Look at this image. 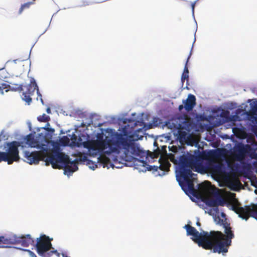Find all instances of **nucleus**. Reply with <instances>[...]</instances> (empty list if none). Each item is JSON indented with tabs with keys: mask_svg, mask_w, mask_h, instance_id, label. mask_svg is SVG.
I'll list each match as a JSON object with an SVG mask.
<instances>
[{
	"mask_svg": "<svg viewBox=\"0 0 257 257\" xmlns=\"http://www.w3.org/2000/svg\"><path fill=\"white\" fill-rule=\"evenodd\" d=\"M169 149L174 154L169 153L168 155V159L179 166L178 175L177 176V180L179 185L185 191H194L195 178L193 176L196 175L192 173L191 169H193L198 166L199 158L188 153L181 155L178 154L180 149L176 146H173Z\"/></svg>",
	"mask_w": 257,
	"mask_h": 257,
	"instance_id": "obj_1",
	"label": "nucleus"
},
{
	"mask_svg": "<svg viewBox=\"0 0 257 257\" xmlns=\"http://www.w3.org/2000/svg\"><path fill=\"white\" fill-rule=\"evenodd\" d=\"M26 161L29 164H38L40 161H44L46 166L51 164L54 169L64 168L66 172L73 173L78 170V160L71 161L69 157L59 152H54L48 154L47 152L34 151L30 152L25 151L24 155Z\"/></svg>",
	"mask_w": 257,
	"mask_h": 257,
	"instance_id": "obj_2",
	"label": "nucleus"
},
{
	"mask_svg": "<svg viewBox=\"0 0 257 257\" xmlns=\"http://www.w3.org/2000/svg\"><path fill=\"white\" fill-rule=\"evenodd\" d=\"M133 127H130V125H124L122 129L121 133H116L114 134V138L116 139V149L113 153H118L120 149H123L125 155L126 161L129 159L128 155H132L134 156H138L140 153V149L137 144L132 142L131 140H128V137L133 141H137L141 139L143 137H139L138 136H136L134 134H132L133 131Z\"/></svg>",
	"mask_w": 257,
	"mask_h": 257,
	"instance_id": "obj_3",
	"label": "nucleus"
},
{
	"mask_svg": "<svg viewBox=\"0 0 257 257\" xmlns=\"http://www.w3.org/2000/svg\"><path fill=\"white\" fill-rule=\"evenodd\" d=\"M225 236L221 231H210L211 249L214 252L226 253L228 251V247L231 245V239L234 235L230 226V224L227 222L223 223Z\"/></svg>",
	"mask_w": 257,
	"mask_h": 257,
	"instance_id": "obj_4",
	"label": "nucleus"
},
{
	"mask_svg": "<svg viewBox=\"0 0 257 257\" xmlns=\"http://www.w3.org/2000/svg\"><path fill=\"white\" fill-rule=\"evenodd\" d=\"M2 76L0 74V80L2 79ZM25 89H23L22 84H15V86L11 87L10 85L6 83H2L0 84V92L2 94H4V90L6 89V92H8L10 90L15 91L21 92L23 91L22 98L23 100L26 102L28 104H30L32 100L31 96L34 95L36 90L38 95L41 96L39 91L38 86L34 78H31L30 83L28 85L25 86Z\"/></svg>",
	"mask_w": 257,
	"mask_h": 257,
	"instance_id": "obj_5",
	"label": "nucleus"
},
{
	"mask_svg": "<svg viewBox=\"0 0 257 257\" xmlns=\"http://www.w3.org/2000/svg\"><path fill=\"white\" fill-rule=\"evenodd\" d=\"M21 146V143L18 141H13L6 143L5 148V152L0 151V162H6L8 164H13L14 162L19 161V147Z\"/></svg>",
	"mask_w": 257,
	"mask_h": 257,
	"instance_id": "obj_6",
	"label": "nucleus"
},
{
	"mask_svg": "<svg viewBox=\"0 0 257 257\" xmlns=\"http://www.w3.org/2000/svg\"><path fill=\"white\" fill-rule=\"evenodd\" d=\"M49 236L45 234H42L36 239V243H34V246L36 249L38 254L43 257H50L53 253L57 252V250H51L52 248L51 241Z\"/></svg>",
	"mask_w": 257,
	"mask_h": 257,
	"instance_id": "obj_7",
	"label": "nucleus"
},
{
	"mask_svg": "<svg viewBox=\"0 0 257 257\" xmlns=\"http://www.w3.org/2000/svg\"><path fill=\"white\" fill-rule=\"evenodd\" d=\"M184 228L186 229L187 235L192 236L194 237L193 240L199 242L204 248L211 249L210 233L205 231L199 233L195 227L189 224L185 225Z\"/></svg>",
	"mask_w": 257,
	"mask_h": 257,
	"instance_id": "obj_8",
	"label": "nucleus"
},
{
	"mask_svg": "<svg viewBox=\"0 0 257 257\" xmlns=\"http://www.w3.org/2000/svg\"><path fill=\"white\" fill-rule=\"evenodd\" d=\"M232 209L243 219L247 220L249 217H252L257 220V204H251L244 207L234 205Z\"/></svg>",
	"mask_w": 257,
	"mask_h": 257,
	"instance_id": "obj_9",
	"label": "nucleus"
},
{
	"mask_svg": "<svg viewBox=\"0 0 257 257\" xmlns=\"http://www.w3.org/2000/svg\"><path fill=\"white\" fill-rule=\"evenodd\" d=\"M84 148L88 149L89 154L95 156L99 154L104 153L108 149V147L103 145L97 140H91L83 143Z\"/></svg>",
	"mask_w": 257,
	"mask_h": 257,
	"instance_id": "obj_10",
	"label": "nucleus"
},
{
	"mask_svg": "<svg viewBox=\"0 0 257 257\" xmlns=\"http://www.w3.org/2000/svg\"><path fill=\"white\" fill-rule=\"evenodd\" d=\"M34 239L30 234L17 236L13 235L9 237V246L11 245L20 244L24 247H28L30 245H34Z\"/></svg>",
	"mask_w": 257,
	"mask_h": 257,
	"instance_id": "obj_11",
	"label": "nucleus"
},
{
	"mask_svg": "<svg viewBox=\"0 0 257 257\" xmlns=\"http://www.w3.org/2000/svg\"><path fill=\"white\" fill-rule=\"evenodd\" d=\"M41 136L39 135V137L35 138L33 134H30L25 139L26 143L31 147L36 148L47 152V149L44 147L46 146L45 144L46 139L44 136H42V138L41 139Z\"/></svg>",
	"mask_w": 257,
	"mask_h": 257,
	"instance_id": "obj_12",
	"label": "nucleus"
},
{
	"mask_svg": "<svg viewBox=\"0 0 257 257\" xmlns=\"http://www.w3.org/2000/svg\"><path fill=\"white\" fill-rule=\"evenodd\" d=\"M251 152L254 153V151L249 145L239 144L234 148L233 156L236 161L241 162L245 159L246 154Z\"/></svg>",
	"mask_w": 257,
	"mask_h": 257,
	"instance_id": "obj_13",
	"label": "nucleus"
},
{
	"mask_svg": "<svg viewBox=\"0 0 257 257\" xmlns=\"http://www.w3.org/2000/svg\"><path fill=\"white\" fill-rule=\"evenodd\" d=\"M96 140L99 141L101 144L108 147V149L104 151V154L110 155L111 153H113L114 151L116 149V140L108 139L104 140L102 134H98Z\"/></svg>",
	"mask_w": 257,
	"mask_h": 257,
	"instance_id": "obj_14",
	"label": "nucleus"
},
{
	"mask_svg": "<svg viewBox=\"0 0 257 257\" xmlns=\"http://www.w3.org/2000/svg\"><path fill=\"white\" fill-rule=\"evenodd\" d=\"M183 103L187 111H191L196 105V97L194 95L189 94L187 98L183 101Z\"/></svg>",
	"mask_w": 257,
	"mask_h": 257,
	"instance_id": "obj_15",
	"label": "nucleus"
},
{
	"mask_svg": "<svg viewBox=\"0 0 257 257\" xmlns=\"http://www.w3.org/2000/svg\"><path fill=\"white\" fill-rule=\"evenodd\" d=\"M129 123L130 124H127L126 125H130V127H133V130H135L133 131L132 134H134L135 135V133L137 132H140V131L142 132L145 126V123L143 120H137L134 122V120H130Z\"/></svg>",
	"mask_w": 257,
	"mask_h": 257,
	"instance_id": "obj_16",
	"label": "nucleus"
},
{
	"mask_svg": "<svg viewBox=\"0 0 257 257\" xmlns=\"http://www.w3.org/2000/svg\"><path fill=\"white\" fill-rule=\"evenodd\" d=\"M227 183L228 184V186L232 189H234V188L237 187L239 185H241L239 180L237 177L233 176L231 178L229 179Z\"/></svg>",
	"mask_w": 257,
	"mask_h": 257,
	"instance_id": "obj_17",
	"label": "nucleus"
},
{
	"mask_svg": "<svg viewBox=\"0 0 257 257\" xmlns=\"http://www.w3.org/2000/svg\"><path fill=\"white\" fill-rule=\"evenodd\" d=\"M211 193L215 196H218L217 198V200L218 201L217 206H224L226 201L224 199L219 196L218 189L215 188V189L211 191Z\"/></svg>",
	"mask_w": 257,
	"mask_h": 257,
	"instance_id": "obj_18",
	"label": "nucleus"
},
{
	"mask_svg": "<svg viewBox=\"0 0 257 257\" xmlns=\"http://www.w3.org/2000/svg\"><path fill=\"white\" fill-rule=\"evenodd\" d=\"M160 164L159 167L160 169L163 171H168L169 170V168L171 166L170 163L168 162V160H164L162 162H160Z\"/></svg>",
	"mask_w": 257,
	"mask_h": 257,
	"instance_id": "obj_19",
	"label": "nucleus"
},
{
	"mask_svg": "<svg viewBox=\"0 0 257 257\" xmlns=\"http://www.w3.org/2000/svg\"><path fill=\"white\" fill-rule=\"evenodd\" d=\"M9 247V237L0 236V248Z\"/></svg>",
	"mask_w": 257,
	"mask_h": 257,
	"instance_id": "obj_20",
	"label": "nucleus"
},
{
	"mask_svg": "<svg viewBox=\"0 0 257 257\" xmlns=\"http://www.w3.org/2000/svg\"><path fill=\"white\" fill-rule=\"evenodd\" d=\"M98 161L103 164V167L107 166L110 162V160L108 157L100 155L98 158Z\"/></svg>",
	"mask_w": 257,
	"mask_h": 257,
	"instance_id": "obj_21",
	"label": "nucleus"
},
{
	"mask_svg": "<svg viewBox=\"0 0 257 257\" xmlns=\"http://www.w3.org/2000/svg\"><path fill=\"white\" fill-rule=\"evenodd\" d=\"M34 2H30L26 3L23 5H22L19 11V14H21L23 11L26 9H29L31 5H33Z\"/></svg>",
	"mask_w": 257,
	"mask_h": 257,
	"instance_id": "obj_22",
	"label": "nucleus"
},
{
	"mask_svg": "<svg viewBox=\"0 0 257 257\" xmlns=\"http://www.w3.org/2000/svg\"><path fill=\"white\" fill-rule=\"evenodd\" d=\"M38 120L40 122H48L50 120V117L44 113L42 115H40L37 118Z\"/></svg>",
	"mask_w": 257,
	"mask_h": 257,
	"instance_id": "obj_23",
	"label": "nucleus"
},
{
	"mask_svg": "<svg viewBox=\"0 0 257 257\" xmlns=\"http://www.w3.org/2000/svg\"><path fill=\"white\" fill-rule=\"evenodd\" d=\"M257 113V102L251 106V109L248 112V115H254Z\"/></svg>",
	"mask_w": 257,
	"mask_h": 257,
	"instance_id": "obj_24",
	"label": "nucleus"
},
{
	"mask_svg": "<svg viewBox=\"0 0 257 257\" xmlns=\"http://www.w3.org/2000/svg\"><path fill=\"white\" fill-rule=\"evenodd\" d=\"M217 202H218V201L217 200V199H209L207 202V204L210 206L216 207V206H217Z\"/></svg>",
	"mask_w": 257,
	"mask_h": 257,
	"instance_id": "obj_25",
	"label": "nucleus"
},
{
	"mask_svg": "<svg viewBox=\"0 0 257 257\" xmlns=\"http://www.w3.org/2000/svg\"><path fill=\"white\" fill-rule=\"evenodd\" d=\"M191 55V53L190 52L189 56L187 58V60L186 61L183 73L189 74V70H188V68L187 67V64H188V61H189V59L190 58Z\"/></svg>",
	"mask_w": 257,
	"mask_h": 257,
	"instance_id": "obj_26",
	"label": "nucleus"
},
{
	"mask_svg": "<svg viewBox=\"0 0 257 257\" xmlns=\"http://www.w3.org/2000/svg\"><path fill=\"white\" fill-rule=\"evenodd\" d=\"M189 79V74H185V73H182L181 76V82L182 83V85H183V83L185 80H186L187 81Z\"/></svg>",
	"mask_w": 257,
	"mask_h": 257,
	"instance_id": "obj_27",
	"label": "nucleus"
},
{
	"mask_svg": "<svg viewBox=\"0 0 257 257\" xmlns=\"http://www.w3.org/2000/svg\"><path fill=\"white\" fill-rule=\"evenodd\" d=\"M160 154H161V151L159 150V149L158 148V149L156 151H155L153 153V155L152 156V157L153 158H158Z\"/></svg>",
	"mask_w": 257,
	"mask_h": 257,
	"instance_id": "obj_28",
	"label": "nucleus"
},
{
	"mask_svg": "<svg viewBox=\"0 0 257 257\" xmlns=\"http://www.w3.org/2000/svg\"><path fill=\"white\" fill-rule=\"evenodd\" d=\"M69 142V139L67 137H63V138L62 139L61 142L64 144L65 145H66L68 144V143Z\"/></svg>",
	"mask_w": 257,
	"mask_h": 257,
	"instance_id": "obj_29",
	"label": "nucleus"
},
{
	"mask_svg": "<svg viewBox=\"0 0 257 257\" xmlns=\"http://www.w3.org/2000/svg\"><path fill=\"white\" fill-rule=\"evenodd\" d=\"M229 114V111L226 110V111L221 112V116L224 117H228Z\"/></svg>",
	"mask_w": 257,
	"mask_h": 257,
	"instance_id": "obj_30",
	"label": "nucleus"
},
{
	"mask_svg": "<svg viewBox=\"0 0 257 257\" xmlns=\"http://www.w3.org/2000/svg\"><path fill=\"white\" fill-rule=\"evenodd\" d=\"M250 117V118L252 119V121H254L255 122V123H257V113L256 114H254V115H249Z\"/></svg>",
	"mask_w": 257,
	"mask_h": 257,
	"instance_id": "obj_31",
	"label": "nucleus"
},
{
	"mask_svg": "<svg viewBox=\"0 0 257 257\" xmlns=\"http://www.w3.org/2000/svg\"><path fill=\"white\" fill-rule=\"evenodd\" d=\"M250 117V118L252 119V121H254L255 122V123H257V113L256 114H254V115H249Z\"/></svg>",
	"mask_w": 257,
	"mask_h": 257,
	"instance_id": "obj_32",
	"label": "nucleus"
},
{
	"mask_svg": "<svg viewBox=\"0 0 257 257\" xmlns=\"http://www.w3.org/2000/svg\"><path fill=\"white\" fill-rule=\"evenodd\" d=\"M29 252L31 257H37L36 255L30 250H27Z\"/></svg>",
	"mask_w": 257,
	"mask_h": 257,
	"instance_id": "obj_33",
	"label": "nucleus"
},
{
	"mask_svg": "<svg viewBox=\"0 0 257 257\" xmlns=\"http://www.w3.org/2000/svg\"><path fill=\"white\" fill-rule=\"evenodd\" d=\"M184 108V105H180L179 106L178 109L179 110H182Z\"/></svg>",
	"mask_w": 257,
	"mask_h": 257,
	"instance_id": "obj_34",
	"label": "nucleus"
},
{
	"mask_svg": "<svg viewBox=\"0 0 257 257\" xmlns=\"http://www.w3.org/2000/svg\"><path fill=\"white\" fill-rule=\"evenodd\" d=\"M162 151L163 152L164 151L165 152H166V146H163L162 147Z\"/></svg>",
	"mask_w": 257,
	"mask_h": 257,
	"instance_id": "obj_35",
	"label": "nucleus"
},
{
	"mask_svg": "<svg viewBox=\"0 0 257 257\" xmlns=\"http://www.w3.org/2000/svg\"><path fill=\"white\" fill-rule=\"evenodd\" d=\"M47 112L48 113H50L51 112V109L50 108H48L46 110Z\"/></svg>",
	"mask_w": 257,
	"mask_h": 257,
	"instance_id": "obj_36",
	"label": "nucleus"
},
{
	"mask_svg": "<svg viewBox=\"0 0 257 257\" xmlns=\"http://www.w3.org/2000/svg\"><path fill=\"white\" fill-rule=\"evenodd\" d=\"M196 225L197 226H200L201 225V223L199 221H197V223H196Z\"/></svg>",
	"mask_w": 257,
	"mask_h": 257,
	"instance_id": "obj_37",
	"label": "nucleus"
},
{
	"mask_svg": "<svg viewBox=\"0 0 257 257\" xmlns=\"http://www.w3.org/2000/svg\"><path fill=\"white\" fill-rule=\"evenodd\" d=\"M102 123H99V124H98V126H102Z\"/></svg>",
	"mask_w": 257,
	"mask_h": 257,
	"instance_id": "obj_38",
	"label": "nucleus"
},
{
	"mask_svg": "<svg viewBox=\"0 0 257 257\" xmlns=\"http://www.w3.org/2000/svg\"><path fill=\"white\" fill-rule=\"evenodd\" d=\"M194 5H192V9H193V10H194Z\"/></svg>",
	"mask_w": 257,
	"mask_h": 257,
	"instance_id": "obj_39",
	"label": "nucleus"
},
{
	"mask_svg": "<svg viewBox=\"0 0 257 257\" xmlns=\"http://www.w3.org/2000/svg\"><path fill=\"white\" fill-rule=\"evenodd\" d=\"M250 156L252 158H254V157L252 156V153L250 154Z\"/></svg>",
	"mask_w": 257,
	"mask_h": 257,
	"instance_id": "obj_40",
	"label": "nucleus"
},
{
	"mask_svg": "<svg viewBox=\"0 0 257 257\" xmlns=\"http://www.w3.org/2000/svg\"><path fill=\"white\" fill-rule=\"evenodd\" d=\"M41 102L43 103V100L42 98H41Z\"/></svg>",
	"mask_w": 257,
	"mask_h": 257,
	"instance_id": "obj_41",
	"label": "nucleus"
},
{
	"mask_svg": "<svg viewBox=\"0 0 257 257\" xmlns=\"http://www.w3.org/2000/svg\"><path fill=\"white\" fill-rule=\"evenodd\" d=\"M156 144H157V143H156V142H155V143H154V145H156Z\"/></svg>",
	"mask_w": 257,
	"mask_h": 257,
	"instance_id": "obj_42",
	"label": "nucleus"
},
{
	"mask_svg": "<svg viewBox=\"0 0 257 257\" xmlns=\"http://www.w3.org/2000/svg\"><path fill=\"white\" fill-rule=\"evenodd\" d=\"M33 1H35V0H33Z\"/></svg>",
	"mask_w": 257,
	"mask_h": 257,
	"instance_id": "obj_43",
	"label": "nucleus"
}]
</instances>
